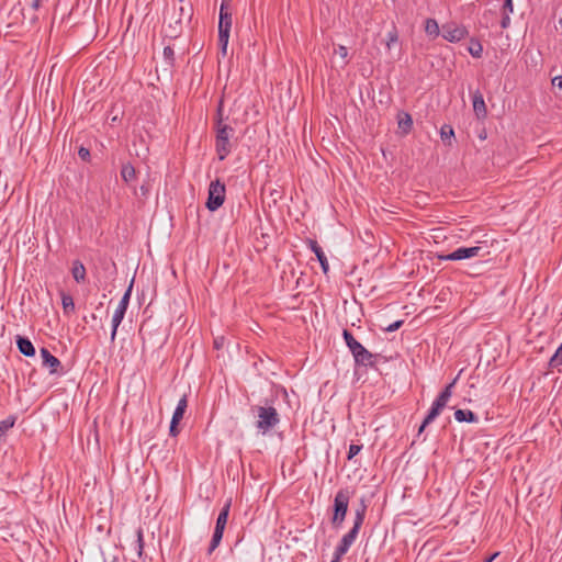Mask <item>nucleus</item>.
<instances>
[{"label": "nucleus", "instance_id": "obj_1", "mask_svg": "<svg viewBox=\"0 0 562 562\" xmlns=\"http://www.w3.org/2000/svg\"><path fill=\"white\" fill-rule=\"evenodd\" d=\"M193 15L191 2H166L164 8V30L166 36L177 38L184 22H189Z\"/></svg>", "mask_w": 562, "mask_h": 562}, {"label": "nucleus", "instance_id": "obj_2", "mask_svg": "<svg viewBox=\"0 0 562 562\" xmlns=\"http://www.w3.org/2000/svg\"><path fill=\"white\" fill-rule=\"evenodd\" d=\"M224 102L221 99L214 117V128L216 133L215 149L220 160H224L232 151L231 139L235 135V130L224 121Z\"/></svg>", "mask_w": 562, "mask_h": 562}, {"label": "nucleus", "instance_id": "obj_3", "mask_svg": "<svg viewBox=\"0 0 562 562\" xmlns=\"http://www.w3.org/2000/svg\"><path fill=\"white\" fill-rule=\"evenodd\" d=\"M250 412L256 418V429L262 435L273 430L281 422L280 414L269 400H265L263 405L251 406Z\"/></svg>", "mask_w": 562, "mask_h": 562}, {"label": "nucleus", "instance_id": "obj_4", "mask_svg": "<svg viewBox=\"0 0 562 562\" xmlns=\"http://www.w3.org/2000/svg\"><path fill=\"white\" fill-rule=\"evenodd\" d=\"M367 513V505L363 499H361L358 508L355 510V519L352 528L341 538L340 542L336 547L335 550L339 551L340 554H346L349 548L352 546L355 540L358 537L360 528L364 521Z\"/></svg>", "mask_w": 562, "mask_h": 562}, {"label": "nucleus", "instance_id": "obj_5", "mask_svg": "<svg viewBox=\"0 0 562 562\" xmlns=\"http://www.w3.org/2000/svg\"><path fill=\"white\" fill-rule=\"evenodd\" d=\"M232 29L231 2H221L218 21V45L223 55H226L228 40Z\"/></svg>", "mask_w": 562, "mask_h": 562}, {"label": "nucleus", "instance_id": "obj_6", "mask_svg": "<svg viewBox=\"0 0 562 562\" xmlns=\"http://www.w3.org/2000/svg\"><path fill=\"white\" fill-rule=\"evenodd\" d=\"M342 337L357 364L364 367L373 366V353H371L359 341H357L348 329H344Z\"/></svg>", "mask_w": 562, "mask_h": 562}, {"label": "nucleus", "instance_id": "obj_7", "mask_svg": "<svg viewBox=\"0 0 562 562\" xmlns=\"http://www.w3.org/2000/svg\"><path fill=\"white\" fill-rule=\"evenodd\" d=\"M350 499V492L347 488L339 490L334 497L331 525L335 528H340L345 521L348 505Z\"/></svg>", "mask_w": 562, "mask_h": 562}, {"label": "nucleus", "instance_id": "obj_8", "mask_svg": "<svg viewBox=\"0 0 562 562\" xmlns=\"http://www.w3.org/2000/svg\"><path fill=\"white\" fill-rule=\"evenodd\" d=\"M225 184L220 179L211 181L209 186L207 200L205 206L209 211L218 210L225 201Z\"/></svg>", "mask_w": 562, "mask_h": 562}, {"label": "nucleus", "instance_id": "obj_9", "mask_svg": "<svg viewBox=\"0 0 562 562\" xmlns=\"http://www.w3.org/2000/svg\"><path fill=\"white\" fill-rule=\"evenodd\" d=\"M132 288H133V281L131 282L130 286L127 288L124 295L122 296V299L112 316L111 341L115 340L117 328H119L120 324L122 323L124 315L126 313V310H127V306L130 303V299H131V294H132Z\"/></svg>", "mask_w": 562, "mask_h": 562}, {"label": "nucleus", "instance_id": "obj_10", "mask_svg": "<svg viewBox=\"0 0 562 562\" xmlns=\"http://www.w3.org/2000/svg\"><path fill=\"white\" fill-rule=\"evenodd\" d=\"M482 250H483V248L480 246L459 247L456 250H453L452 252L445 255V256H440L439 258L441 260H447V261L464 260V259H470L473 257L483 256Z\"/></svg>", "mask_w": 562, "mask_h": 562}, {"label": "nucleus", "instance_id": "obj_11", "mask_svg": "<svg viewBox=\"0 0 562 562\" xmlns=\"http://www.w3.org/2000/svg\"><path fill=\"white\" fill-rule=\"evenodd\" d=\"M442 37L448 42L456 43L460 42L468 36V30L464 25L449 22L442 25Z\"/></svg>", "mask_w": 562, "mask_h": 562}, {"label": "nucleus", "instance_id": "obj_12", "mask_svg": "<svg viewBox=\"0 0 562 562\" xmlns=\"http://www.w3.org/2000/svg\"><path fill=\"white\" fill-rule=\"evenodd\" d=\"M41 357H42V362H43V367H46L49 369V373L50 374H64V370H63V367H61V362L60 360L55 357L54 355H52L49 352L48 349L46 348H42L41 349Z\"/></svg>", "mask_w": 562, "mask_h": 562}, {"label": "nucleus", "instance_id": "obj_13", "mask_svg": "<svg viewBox=\"0 0 562 562\" xmlns=\"http://www.w3.org/2000/svg\"><path fill=\"white\" fill-rule=\"evenodd\" d=\"M307 245L310 249L315 254L318 262L321 263L323 272L327 273L329 270V263L322 247L314 239H307Z\"/></svg>", "mask_w": 562, "mask_h": 562}, {"label": "nucleus", "instance_id": "obj_14", "mask_svg": "<svg viewBox=\"0 0 562 562\" xmlns=\"http://www.w3.org/2000/svg\"><path fill=\"white\" fill-rule=\"evenodd\" d=\"M15 342H16V347H18L19 351L23 356H25V357H33V356H35V347H34V345L32 344V341L27 337H23V336L18 335L16 339H15Z\"/></svg>", "mask_w": 562, "mask_h": 562}, {"label": "nucleus", "instance_id": "obj_15", "mask_svg": "<svg viewBox=\"0 0 562 562\" xmlns=\"http://www.w3.org/2000/svg\"><path fill=\"white\" fill-rule=\"evenodd\" d=\"M472 102H473V110H474L476 116L485 117L487 114V110H486L483 94L479 90H476L473 93Z\"/></svg>", "mask_w": 562, "mask_h": 562}, {"label": "nucleus", "instance_id": "obj_16", "mask_svg": "<svg viewBox=\"0 0 562 562\" xmlns=\"http://www.w3.org/2000/svg\"><path fill=\"white\" fill-rule=\"evenodd\" d=\"M397 125L403 134H408L413 127V119L409 113L401 111L397 114Z\"/></svg>", "mask_w": 562, "mask_h": 562}, {"label": "nucleus", "instance_id": "obj_17", "mask_svg": "<svg viewBox=\"0 0 562 562\" xmlns=\"http://www.w3.org/2000/svg\"><path fill=\"white\" fill-rule=\"evenodd\" d=\"M229 509H231V501H227L217 516L215 529L223 530V531L225 530L227 519H228Z\"/></svg>", "mask_w": 562, "mask_h": 562}, {"label": "nucleus", "instance_id": "obj_18", "mask_svg": "<svg viewBox=\"0 0 562 562\" xmlns=\"http://www.w3.org/2000/svg\"><path fill=\"white\" fill-rule=\"evenodd\" d=\"M454 418L459 423H475L477 422V416L470 409H457L454 412Z\"/></svg>", "mask_w": 562, "mask_h": 562}, {"label": "nucleus", "instance_id": "obj_19", "mask_svg": "<svg viewBox=\"0 0 562 562\" xmlns=\"http://www.w3.org/2000/svg\"><path fill=\"white\" fill-rule=\"evenodd\" d=\"M188 407V396L184 394L178 402L176 409L172 414L175 422H181Z\"/></svg>", "mask_w": 562, "mask_h": 562}, {"label": "nucleus", "instance_id": "obj_20", "mask_svg": "<svg viewBox=\"0 0 562 562\" xmlns=\"http://www.w3.org/2000/svg\"><path fill=\"white\" fill-rule=\"evenodd\" d=\"M71 274H72V278L78 283L79 282H83L86 280V268H85V266L82 265L81 261H79V260L74 261L72 269H71Z\"/></svg>", "mask_w": 562, "mask_h": 562}, {"label": "nucleus", "instance_id": "obj_21", "mask_svg": "<svg viewBox=\"0 0 562 562\" xmlns=\"http://www.w3.org/2000/svg\"><path fill=\"white\" fill-rule=\"evenodd\" d=\"M425 33L431 38L439 36L440 27L435 19H427L425 21Z\"/></svg>", "mask_w": 562, "mask_h": 562}, {"label": "nucleus", "instance_id": "obj_22", "mask_svg": "<svg viewBox=\"0 0 562 562\" xmlns=\"http://www.w3.org/2000/svg\"><path fill=\"white\" fill-rule=\"evenodd\" d=\"M468 52L474 58H481L483 54V46L476 38H471L468 47Z\"/></svg>", "mask_w": 562, "mask_h": 562}, {"label": "nucleus", "instance_id": "obj_23", "mask_svg": "<svg viewBox=\"0 0 562 562\" xmlns=\"http://www.w3.org/2000/svg\"><path fill=\"white\" fill-rule=\"evenodd\" d=\"M41 2H26L27 7L22 5V2H18L20 7L19 11L24 13L26 10L30 13L29 20L33 22L35 20L34 12L38 9Z\"/></svg>", "mask_w": 562, "mask_h": 562}, {"label": "nucleus", "instance_id": "obj_24", "mask_svg": "<svg viewBox=\"0 0 562 562\" xmlns=\"http://www.w3.org/2000/svg\"><path fill=\"white\" fill-rule=\"evenodd\" d=\"M136 176L135 168L131 164H124L121 169V177L125 182L132 181Z\"/></svg>", "mask_w": 562, "mask_h": 562}, {"label": "nucleus", "instance_id": "obj_25", "mask_svg": "<svg viewBox=\"0 0 562 562\" xmlns=\"http://www.w3.org/2000/svg\"><path fill=\"white\" fill-rule=\"evenodd\" d=\"M162 55H164V60H165L166 65L169 68H172L175 66V61H176L175 49L170 45H166L164 47Z\"/></svg>", "mask_w": 562, "mask_h": 562}, {"label": "nucleus", "instance_id": "obj_26", "mask_svg": "<svg viewBox=\"0 0 562 562\" xmlns=\"http://www.w3.org/2000/svg\"><path fill=\"white\" fill-rule=\"evenodd\" d=\"M223 533V530L214 529L213 537L207 549L209 554H211L220 546Z\"/></svg>", "mask_w": 562, "mask_h": 562}, {"label": "nucleus", "instance_id": "obj_27", "mask_svg": "<svg viewBox=\"0 0 562 562\" xmlns=\"http://www.w3.org/2000/svg\"><path fill=\"white\" fill-rule=\"evenodd\" d=\"M441 139L448 145H451V138L454 136V131L451 125L445 124L440 128Z\"/></svg>", "mask_w": 562, "mask_h": 562}, {"label": "nucleus", "instance_id": "obj_28", "mask_svg": "<svg viewBox=\"0 0 562 562\" xmlns=\"http://www.w3.org/2000/svg\"><path fill=\"white\" fill-rule=\"evenodd\" d=\"M441 408L432 403L427 416L424 419V426H428L430 423L435 420V418L440 414Z\"/></svg>", "mask_w": 562, "mask_h": 562}, {"label": "nucleus", "instance_id": "obj_29", "mask_svg": "<svg viewBox=\"0 0 562 562\" xmlns=\"http://www.w3.org/2000/svg\"><path fill=\"white\" fill-rule=\"evenodd\" d=\"M61 304H63L65 314H68L69 312L75 311V303H74L72 297L69 294H63Z\"/></svg>", "mask_w": 562, "mask_h": 562}, {"label": "nucleus", "instance_id": "obj_30", "mask_svg": "<svg viewBox=\"0 0 562 562\" xmlns=\"http://www.w3.org/2000/svg\"><path fill=\"white\" fill-rule=\"evenodd\" d=\"M136 543H137V555L138 558L143 557L144 552V535L142 528H138L136 531Z\"/></svg>", "mask_w": 562, "mask_h": 562}, {"label": "nucleus", "instance_id": "obj_31", "mask_svg": "<svg viewBox=\"0 0 562 562\" xmlns=\"http://www.w3.org/2000/svg\"><path fill=\"white\" fill-rule=\"evenodd\" d=\"M14 423H15V418L14 417H8L7 419L1 420L0 422V429H1L2 434L5 435V432L10 428H12L14 426Z\"/></svg>", "mask_w": 562, "mask_h": 562}, {"label": "nucleus", "instance_id": "obj_32", "mask_svg": "<svg viewBox=\"0 0 562 562\" xmlns=\"http://www.w3.org/2000/svg\"><path fill=\"white\" fill-rule=\"evenodd\" d=\"M361 450H362V445H360V443H351L349 446L347 459L348 460L353 459Z\"/></svg>", "mask_w": 562, "mask_h": 562}, {"label": "nucleus", "instance_id": "obj_33", "mask_svg": "<svg viewBox=\"0 0 562 562\" xmlns=\"http://www.w3.org/2000/svg\"><path fill=\"white\" fill-rule=\"evenodd\" d=\"M398 42V34L395 27L387 33L386 47L390 49L393 44Z\"/></svg>", "mask_w": 562, "mask_h": 562}, {"label": "nucleus", "instance_id": "obj_34", "mask_svg": "<svg viewBox=\"0 0 562 562\" xmlns=\"http://www.w3.org/2000/svg\"><path fill=\"white\" fill-rule=\"evenodd\" d=\"M450 398L445 397L441 393L437 396V398L432 402L435 405L440 407L441 409L446 407L447 403Z\"/></svg>", "mask_w": 562, "mask_h": 562}, {"label": "nucleus", "instance_id": "obj_35", "mask_svg": "<svg viewBox=\"0 0 562 562\" xmlns=\"http://www.w3.org/2000/svg\"><path fill=\"white\" fill-rule=\"evenodd\" d=\"M457 379H458V378H456L451 383H449V384H448V385H447V386H446V387L440 392L442 395H445V397H448V398H450V397H451V395H452V389H453V386H454V384H456V382H457Z\"/></svg>", "mask_w": 562, "mask_h": 562}, {"label": "nucleus", "instance_id": "obj_36", "mask_svg": "<svg viewBox=\"0 0 562 562\" xmlns=\"http://www.w3.org/2000/svg\"><path fill=\"white\" fill-rule=\"evenodd\" d=\"M179 423L180 422H175L173 418H171L170 428H169L170 436L176 437L179 434V429H178Z\"/></svg>", "mask_w": 562, "mask_h": 562}, {"label": "nucleus", "instance_id": "obj_37", "mask_svg": "<svg viewBox=\"0 0 562 562\" xmlns=\"http://www.w3.org/2000/svg\"><path fill=\"white\" fill-rule=\"evenodd\" d=\"M78 156L82 159V160H88L89 157H90V151L88 148L86 147H80L79 150H78Z\"/></svg>", "mask_w": 562, "mask_h": 562}, {"label": "nucleus", "instance_id": "obj_38", "mask_svg": "<svg viewBox=\"0 0 562 562\" xmlns=\"http://www.w3.org/2000/svg\"><path fill=\"white\" fill-rule=\"evenodd\" d=\"M335 53L338 54L341 58H346L348 56V49L346 46L344 45H339L336 49H335Z\"/></svg>", "mask_w": 562, "mask_h": 562}, {"label": "nucleus", "instance_id": "obj_39", "mask_svg": "<svg viewBox=\"0 0 562 562\" xmlns=\"http://www.w3.org/2000/svg\"><path fill=\"white\" fill-rule=\"evenodd\" d=\"M402 324H403V321H396V322L390 324L385 328V330L389 331V333L395 331V330H397L402 326Z\"/></svg>", "mask_w": 562, "mask_h": 562}, {"label": "nucleus", "instance_id": "obj_40", "mask_svg": "<svg viewBox=\"0 0 562 562\" xmlns=\"http://www.w3.org/2000/svg\"><path fill=\"white\" fill-rule=\"evenodd\" d=\"M513 3L514 2H504L503 4V14H510L513 13L514 9H513Z\"/></svg>", "mask_w": 562, "mask_h": 562}, {"label": "nucleus", "instance_id": "obj_41", "mask_svg": "<svg viewBox=\"0 0 562 562\" xmlns=\"http://www.w3.org/2000/svg\"><path fill=\"white\" fill-rule=\"evenodd\" d=\"M510 24V18L508 16V14H503V18H502V21H501V26L502 29H507Z\"/></svg>", "mask_w": 562, "mask_h": 562}, {"label": "nucleus", "instance_id": "obj_42", "mask_svg": "<svg viewBox=\"0 0 562 562\" xmlns=\"http://www.w3.org/2000/svg\"><path fill=\"white\" fill-rule=\"evenodd\" d=\"M552 85L554 87H558L559 89H562V76H557L552 79Z\"/></svg>", "mask_w": 562, "mask_h": 562}, {"label": "nucleus", "instance_id": "obj_43", "mask_svg": "<svg viewBox=\"0 0 562 562\" xmlns=\"http://www.w3.org/2000/svg\"><path fill=\"white\" fill-rule=\"evenodd\" d=\"M345 554H340L339 551L335 550L334 552V558L331 560V562H340L341 558L344 557Z\"/></svg>", "mask_w": 562, "mask_h": 562}, {"label": "nucleus", "instance_id": "obj_44", "mask_svg": "<svg viewBox=\"0 0 562 562\" xmlns=\"http://www.w3.org/2000/svg\"><path fill=\"white\" fill-rule=\"evenodd\" d=\"M498 555V552L494 553L493 555L488 557L485 562H492L496 557Z\"/></svg>", "mask_w": 562, "mask_h": 562}, {"label": "nucleus", "instance_id": "obj_45", "mask_svg": "<svg viewBox=\"0 0 562 562\" xmlns=\"http://www.w3.org/2000/svg\"><path fill=\"white\" fill-rule=\"evenodd\" d=\"M426 427L427 426H424V422H423L420 427H419V429H418V434H422L425 430Z\"/></svg>", "mask_w": 562, "mask_h": 562}, {"label": "nucleus", "instance_id": "obj_46", "mask_svg": "<svg viewBox=\"0 0 562 562\" xmlns=\"http://www.w3.org/2000/svg\"><path fill=\"white\" fill-rule=\"evenodd\" d=\"M140 190L144 194L147 192V189L144 186L140 187Z\"/></svg>", "mask_w": 562, "mask_h": 562}]
</instances>
